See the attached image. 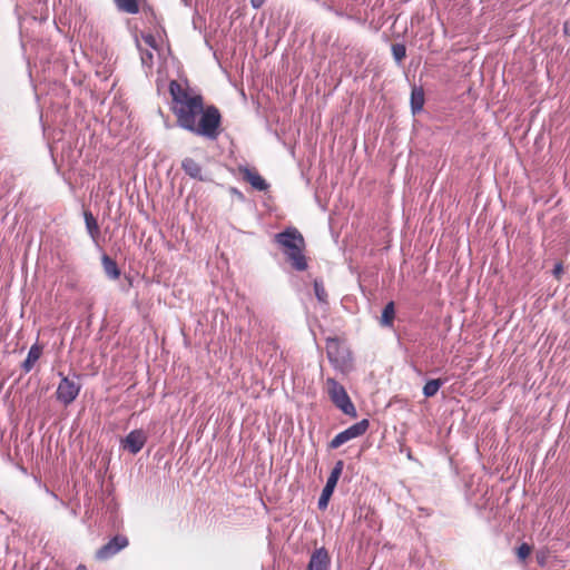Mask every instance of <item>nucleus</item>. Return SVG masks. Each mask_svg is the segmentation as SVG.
Listing matches in <instances>:
<instances>
[{"mask_svg": "<svg viewBox=\"0 0 570 570\" xmlns=\"http://www.w3.org/2000/svg\"><path fill=\"white\" fill-rule=\"evenodd\" d=\"M411 105L414 112L420 111L424 105V92L422 89L414 88L411 95Z\"/></svg>", "mask_w": 570, "mask_h": 570, "instance_id": "6ab92c4d", "label": "nucleus"}, {"mask_svg": "<svg viewBox=\"0 0 570 570\" xmlns=\"http://www.w3.org/2000/svg\"><path fill=\"white\" fill-rule=\"evenodd\" d=\"M444 384H445V380H442V379L429 380L424 384L422 393L428 399L433 397Z\"/></svg>", "mask_w": 570, "mask_h": 570, "instance_id": "a211bd4d", "label": "nucleus"}, {"mask_svg": "<svg viewBox=\"0 0 570 570\" xmlns=\"http://www.w3.org/2000/svg\"><path fill=\"white\" fill-rule=\"evenodd\" d=\"M344 469V461L338 460L335 462L326 483L322 490V493L317 501V507L320 510H325L328 505L330 499L334 493V490L336 488L337 481L343 472Z\"/></svg>", "mask_w": 570, "mask_h": 570, "instance_id": "39448f33", "label": "nucleus"}, {"mask_svg": "<svg viewBox=\"0 0 570 570\" xmlns=\"http://www.w3.org/2000/svg\"><path fill=\"white\" fill-rule=\"evenodd\" d=\"M265 0H250V4L255 9H259L264 6Z\"/></svg>", "mask_w": 570, "mask_h": 570, "instance_id": "a878e982", "label": "nucleus"}, {"mask_svg": "<svg viewBox=\"0 0 570 570\" xmlns=\"http://www.w3.org/2000/svg\"><path fill=\"white\" fill-rule=\"evenodd\" d=\"M50 497L52 499H55L56 501H58L61 507L67 508V503L63 500L59 499V497L55 492L51 493Z\"/></svg>", "mask_w": 570, "mask_h": 570, "instance_id": "bb28decb", "label": "nucleus"}, {"mask_svg": "<svg viewBox=\"0 0 570 570\" xmlns=\"http://www.w3.org/2000/svg\"><path fill=\"white\" fill-rule=\"evenodd\" d=\"M563 273V265L562 263H557L552 269V275L556 277V278H560V276L562 275Z\"/></svg>", "mask_w": 570, "mask_h": 570, "instance_id": "b1692460", "label": "nucleus"}, {"mask_svg": "<svg viewBox=\"0 0 570 570\" xmlns=\"http://www.w3.org/2000/svg\"><path fill=\"white\" fill-rule=\"evenodd\" d=\"M147 442V435L141 429L130 431L122 440L124 448L131 454L139 453Z\"/></svg>", "mask_w": 570, "mask_h": 570, "instance_id": "1a4fd4ad", "label": "nucleus"}, {"mask_svg": "<svg viewBox=\"0 0 570 570\" xmlns=\"http://www.w3.org/2000/svg\"><path fill=\"white\" fill-rule=\"evenodd\" d=\"M169 94L173 99L171 110L180 128L209 140L218 138L222 131V114L216 106H205L200 94L177 80L170 81Z\"/></svg>", "mask_w": 570, "mask_h": 570, "instance_id": "f257e3e1", "label": "nucleus"}, {"mask_svg": "<svg viewBox=\"0 0 570 570\" xmlns=\"http://www.w3.org/2000/svg\"><path fill=\"white\" fill-rule=\"evenodd\" d=\"M58 376L60 382L56 390V399L65 406H68L78 397L81 391L80 375L72 373L70 376L59 372Z\"/></svg>", "mask_w": 570, "mask_h": 570, "instance_id": "7ed1b4c3", "label": "nucleus"}, {"mask_svg": "<svg viewBox=\"0 0 570 570\" xmlns=\"http://www.w3.org/2000/svg\"><path fill=\"white\" fill-rule=\"evenodd\" d=\"M35 481L39 483V485L42 488L43 484H41V482L39 481L38 478H35Z\"/></svg>", "mask_w": 570, "mask_h": 570, "instance_id": "c756f323", "label": "nucleus"}, {"mask_svg": "<svg viewBox=\"0 0 570 570\" xmlns=\"http://www.w3.org/2000/svg\"><path fill=\"white\" fill-rule=\"evenodd\" d=\"M101 262L106 275L111 279H117L120 276V269L115 259L109 257L106 252L101 256Z\"/></svg>", "mask_w": 570, "mask_h": 570, "instance_id": "2eb2a0df", "label": "nucleus"}, {"mask_svg": "<svg viewBox=\"0 0 570 570\" xmlns=\"http://www.w3.org/2000/svg\"><path fill=\"white\" fill-rule=\"evenodd\" d=\"M286 261L291 263L296 271H305L307 268V261L304 252H284Z\"/></svg>", "mask_w": 570, "mask_h": 570, "instance_id": "4468645a", "label": "nucleus"}, {"mask_svg": "<svg viewBox=\"0 0 570 570\" xmlns=\"http://www.w3.org/2000/svg\"><path fill=\"white\" fill-rule=\"evenodd\" d=\"M129 540L125 534H116L102 544L96 552L95 558L99 561H107L127 548Z\"/></svg>", "mask_w": 570, "mask_h": 570, "instance_id": "423d86ee", "label": "nucleus"}, {"mask_svg": "<svg viewBox=\"0 0 570 570\" xmlns=\"http://www.w3.org/2000/svg\"><path fill=\"white\" fill-rule=\"evenodd\" d=\"M238 173L242 175V178L246 183H248L254 189L265 191L269 188L268 183L261 176L256 168L239 166Z\"/></svg>", "mask_w": 570, "mask_h": 570, "instance_id": "6e6552de", "label": "nucleus"}, {"mask_svg": "<svg viewBox=\"0 0 570 570\" xmlns=\"http://www.w3.org/2000/svg\"><path fill=\"white\" fill-rule=\"evenodd\" d=\"M531 552V548L528 543H522L517 548V556L518 558L523 561L525 560Z\"/></svg>", "mask_w": 570, "mask_h": 570, "instance_id": "4be33fe9", "label": "nucleus"}, {"mask_svg": "<svg viewBox=\"0 0 570 570\" xmlns=\"http://www.w3.org/2000/svg\"><path fill=\"white\" fill-rule=\"evenodd\" d=\"M181 168L190 178L204 180L202 175V166L195 159L189 157L185 158L181 161Z\"/></svg>", "mask_w": 570, "mask_h": 570, "instance_id": "f8f14e48", "label": "nucleus"}, {"mask_svg": "<svg viewBox=\"0 0 570 570\" xmlns=\"http://www.w3.org/2000/svg\"><path fill=\"white\" fill-rule=\"evenodd\" d=\"M327 393L333 404L345 415L355 419L357 411L345 387L333 377L326 379Z\"/></svg>", "mask_w": 570, "mask_h": 570, "instance_id": "f03ea898", "label": "nucleus"}, {"mask_svg": "<svg viewBox=\"0 0 570 570\" xmlns=\"http://www.w3.org/2000/svg\"><path fill=\"white\" fill-rule=\"evenodd\" d=\"M331 557L325 547L316 548L309 558L307 570H330Z\"/></svg>", "mask_w": 570, "mask_h": 570, "instance_id": "9d476101", "label": "nucleus"}, {"mask_svg": "<svg viewBox=\"0 0 570 570\" xmlns=\"http://www.w3.org/2000/svg\"><path fill=\"white\" fill-rule=\"evenodd\" d=\"M392 53L397 62H401L406 56V48L403 43L392 45Z\"/></svg>", "mask_w": 570, "mask_h": 570, "instance_id": "412c9836", "label": "nucleus"}, {"mask_svg": "<svg viewBox=\"0 0 570 570\" xmlns=\"http://www.w3.org/2000/svg\"><path fill=\"white\" fill-rule=\"evenodd\" d=\"M42 489L48 495H51V493H53V491H51L46 484L42 485Z\"/></svg>", "mask_w": 570, "mask_h": 570, "instance_id": "cd10ccee", "label": "nucleus"}, {"mask_svg": "<svg viewBox=\"0 0 570 570\" xmlns=\"http://www.w3.org/2000/svg\"><path fill=\"white\" fill-rule=\"evenodd\" d=\"M368 428H370V421L367 419H363V420L352 424L347 429L343 430L342 432L337 433L328 443V448L337 449L341 445H343L344 443L365 434L366 431L368 430Z\"/></svg>", "mask_w": 570, "mask_h": 570, "instance_id": "20e7f679", "label": "nucleus"}, {"mask_svg": "<svg viewBox=\"0 0 570 570\" xmlns=\"http://www.w3.org/2000/svg\"><path fill=\"white\" fill-rule=\"evenodd\" d=\"M141 38L148 47L156 49V50L158 49L156 38L151 33L142 35Z\"/></svg>", "mask_w": 570, "mask_h": 570, "instance_id": "5701e85b", "label": "nucleus"}, {"mask_svg": "<svg viewBox=\"0 0 570 570\" xmlns=\"http://www.w3.org/2000/svg\"><path fill=\"white\" fill-rule=\"evenodd\" d=\"M35 481L39 483V485L42 488L43 484H41V482L39 481L38 478H35Z\"/></svg>", "mask_w": 570, "mask_h": 570, "instance_id": "c85d7f7f", "label": "nucleus"}, {"mask_svg": "<svg viewBox=\"0 0 570 570\" xmlns=\"http://www.w3.org/2000/svg\"><path fill=\"white\" fill-rule=\"evenodd\" d=\"M40 356L41 347L38 345V343H35L29 348L27 357L21 364V370L24 373H29L33 368L35 363L40 358Z\"/></svg>", "mask_w": 570, "mask_h": 570, "instance_id": "9b49d317", "label": "nucleus"}, {"mask_svg": "<svg viewBox=\"0 0 570 570\" xmlns=\"http://www.w3.org/2000/svg\"><path fill=\"white\" fill-rule=\"evenodd\" d=\"M142 63L151 65L153 63V53L149 51L141 53Z\"/></svg>", "mask_w": 570, "mask_h": 570, "instance_id": "393cba45", "label": "nucleus"}, {"mask_svg": "<svg viewBox=\"0 0 570 570\" xmlns=\"http://www.w3.org/2000/svg\"><path fill=\"white\" fill-rule=\"evenodd\" d=\"M278 246L284 249H304L305 240L301 232L295 227H288L275 236Z\"/></svg>", "mask_w": 570, "mask_h": 570, "instance_id": "0eeeda50", "label": "nucleus"}, {"mask_svg": "<svg viewBox=\"0 0 570 570\" xmlns=\"http://www.w3.org/2000/svg\"><path fill=\"white\" fill-rule=\"evenodd\" d=\"M394 317H395V306H394V302L391 301L384 306L382 314H381L380 323L384 327H392Z\"/></svg>", "mask_w": 570, "mask_h": 570, "instance_id": "f3484780", "label": "nucleus"}, {"mask_svg": "<svg viewBox=\"0 0 570 570\" xmlns=\"http://www.w3.org/2000/svg\"><path fill=\"white\" fill-rule=\"evenodd\" d=\"M327 357L334 368L344 370L346 365V360L345 356L343 355V351H341L338 346L335 347V351L331 346H328Z\"/></svg>", "mask_w": 570, "mask_h": 570, "instance_id": "dca6fc26", "label": "nucleus"}, {"mask_svg": "<svg viewBox=\"0 0 570 570\" xmlns=\"http://www.w3.org/2000/svg\"><path fill=\"white\" fill-rule=\"evenodd\" d=\"M83 218L88 234L96 242L100 236V227L97 218L90 210H83Z\"/></svg>", "mask_w": 570, "mask_h": 570, "instance_id": "ddd939ff", "label": "nucleus"}, {"mask_svg": "<svg viewBox=\"0 0 570 570\" xmlns=\"http://www.w3.org/2000/svg\"><path fill=\"white\" fill-rule=\"evenodd\" d=\"M313 287H314V293H315L317 301L321 303H326L327 293L324 288L323 282L315 279Z\"/></svg>", "mask_w": 570, "mask_h": 570, "instance_id": "aec40b11", "label": "nucleus"}]
</instances>
